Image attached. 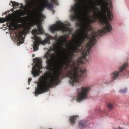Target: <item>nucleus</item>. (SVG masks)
Instances as JSON below:
<instances>
[{
  "label": "nucleus",
  "mask_w": 129,
  "mask_h": 129,
  "mask_svg": "<svg viewBox=\"0 0 129 129\" xmlns=\"http://www.w3.org/2000/svg\"><path fill=\"white\" fill-rule=\"evenodd\" d=\"M119 72L115 71L111 74V80L113 82L117 78L119 75Z\"/></svg>",
  "instance_id": "obj_14"
},
{
  "label": "nucleus",
  "mask_w": 129,
  "mask_h": 129,
  "mask_svg": "<svg viewBox=\"0 0 129 129\" xmlns=\"http://www.w3.org/2000/svg\"><path fill=\"white\" fill-rule=\"evenodd\" d=\"M34 54H33V56H34Z\"/></svg>",
  "instance_id": "obj_35"
},
{
  "label": "nucleus",
  "mask_w": 129,
  "mask_h": 129,
  "mask_svg": "<svg viewBox=\"0 0 129 129\" xmlns=\"http://www.w3.org/2000/svg\"><path fill=\"white\" fill-rule=\"evenodd\" d=\"M63 44H60L58 43V44H55L53 45V50L55 52H57L59 51H62V52L66 51L65 49L62 46Z\"/></svg>",
  "instance_id": "obj_11"
},
{
  "label": "nucleus",
  "mask_w": 129,
  "mask_h": 129,
  "mask_svg": "<svg viewBox=\"0 0 129 129\" xmlns=\"http://www.w3.org/2000/svg\"><path fill=\"white\" fill-rule=\"evenodd\" d=\"M32 80V79L31 78H29L28 79V82L29 83Z\"/></svg>",
  "instance_id": "obj_30"
},
{
  "label": "nucleus",
  "mask_w": 129,
  "mask_h": 129,
  "mask_svg": "<svg viewBox=\"0 0 129 129\" xmlns=\"http://www.w3.org/2000/svg\"><path fill=\"white\" fill-rule=\"evenodd\" d=\"M96 36L94 35H91L90 38V35H88V30L86 28H85L83 31L80 34L79 37L75 42V45H74L70 54L72 56H74L75 53L78 54L79 52V50H80L79 48L82 45L85 40L89 38L84 50L86 55H88L91 48L95 45L96 41Z\"/></svg>",
  "instance_id": "obj_2"
},
{
  "label": "nucleus",
  "mask_w": 129,
  "mask_h": 129,
  "mask_svg": "<svg viewBox=\"0 0 129 129\" xmlns=\"http://www.w3.org/2000/svg\"><path fill=\"white\" fill-rule=\"evenodd\" d=\"M103 10V12L102 13L101 12V14H99V16H98V18L99 21L102 23L103 25L104 24H105L106 26L104 27L101 29L98 30V35H92L96 36V38L98 35H99L100 37H102L104 34L108 32L111 31L112 30V26L109 24V20L107 17L106 9H105V10Z\"/></svg>",
  "instance_id": "obj_4"
},
{
  "label": "nucleus",
  "mask_w": 129,
  "mask_h": 129,
  "mask_svg": "<svg viewBox=\"0 0 129 129\" xmlns=\"http://www.w3.org/2000/svg\"><path fill=\"white\" fill-rule=\"evenodd\" d=\"M84 24V22L82 20L79 21V22L76 23V24L77 25L78 27H81L82 25Z\"/></svg>",
  "instance_id": "obj_22"
},
{
  "label": "nucleus",
  "mask_w": 129,
  "mask_h": 129,
  "mask_svg": "<svg viewBox=\"0 0 129 129\" xmlns=\"http://www.w3.org/2000/svg\"><path fill=\"white\" fill-rule=\"evenodd\" d=\"M16 22L18 23H21L22 22V20L21 19H19L17 20Z\"/></svg>",
  "instance_id": "obj_27"
},
{
  "label": "nucleus",
  "mask_w": 129,
  "mask_h": 129,
  "mask_svg": "<svg viewBox=\"0 0 129 129\" xmlns=\"http://www.w3.org/2000/svg\"><path fill=\"white\" fill-rule=\"evenodd\" d=\"M20 14L21 16H24L26 14L25 12L22 11L21 12Z\"/></svg>",
  "instance_id": "obj_28"
},
{
  "label": "nucleus",
  "mask_w": 129,
  "mask_h": 129,
  "mask_svg": "<svg viewBox=\"0 0 129 129\" xmlns=\"http://www.w3.org/2000/svg\"><path fill=\"white\" fill-rule=\"evenodd\" d=\"M35 60L36 61V65L38 68V69L37 70L36 68L32 69L31 73L34 77L39 75L40 70L43 68L42 66V62L41 59L36 58H35Z\"/></svg>",
  "instance_id": "obj_7"
},
{
  "label": "nucleus",
  "mask_w": 129,
  "mask_h": 129,
  "mask_svg": "<svg viewBox=\"0 0 129 129\" xmlns=\"http://www.w3.org/2000/svg\"><path fill=\"white\" fill-rule=\"evenodd\" d=\"M126 75L127 77L129 76V72H127L126 74Z\"/></svg>",
  "instance_id": "obj_31"
},
{
  "label": "nucleus",
  "mask_w": 129,
  "mask_h": 129,
  "mask_svg": "<svg viewBox=\"0 0 129 129\" xmlns=\"http://www.w3.org/2000/svg\"><path fill=\"white\" fill-rule=\"evenodd\" d=\"M85 26L87 27V26L86 25H85Z\"/></svg>",
  "instance_id": "obj_32"
},
{
  "label": "nucleus",
  "mask_w": 129,
  "mask_h": 129,
  "mask_svg": "<svg viewBox=\"0 0 129 129\" xmlns=\"http://www.w3.org/2000/svg\"><path fill=\"white\" fill-rule=\"evenodd\" d=\"M44 57L47 59L46 63L48 67L47 69L51 72L45 73L44 75L41 77L40 83L38 85L37 88L35 91L36 96L47 91L48 89L56 85L60 76L65 74L67 77L70 78V83L72 85H75L76 84L79 85L80 82L83 78V74L86 71V69L84 68L80 69V72H79V63H83L82 57H79L75 62H73L72 64H70L74 57L70 54L65 57L61 65L58 68H55L53 63V61L55 59V55L47 52Z\"/></svg>",
  "instance_id": "obj_1"
},
{
  "label": "nucleus",
  "mask_w": 129,
  "mask_h": 129,
  "mask_svg": "<svg viewBox=\"0 0 129 129\" xmlns=\"http://www.w3.org/2000/svg\"><path fill=\"white\" fill-rule=\"evenodd\" d=\"M32 26V24H28L25 27L22 32H20L18 34V36L17 37L20 44H21L24 42V40L22 39L23 35L24 33H28L31 28Z\"/></svg>",
  "instance_id": "obj_8"
},
{
  "label": "nucleus",
  "mask_w": 129,
  "mask_h": 129,
  "mask_svg": "<svg viewBox=\"0 0 129 129\" xmlns=\"http://www.w3.org/2000/svg\"><path fill=\"white\" fill-rule=\"evenodd\" d=\"M57 39V37H56V39Z\"/></svg>",
  "instance_id": "obj_33"
},
{
  "label": "nucleus",
  "mask_w": 129,
  "mask_h": 129,
  "mask_svg": "<svg viewBox=\"0 0 129 129\" xmlns=\"http://www.w3.org/2000/svg\"><path fill=\"white\" fill-rule=\"evenodd\" d=\"M85 123L84 121H79V127L81 128H85L86 126L85 125Z\"/></svg>",
  "instance_id": "obj_20"
},
{
  "label": "nucleus",
  "mask_w": 129,
  "mask_h": 129,
  "mask_svg": "<svg viewBox=\"0 0 129 129\" xmlns=\"http://www.w3.org/2000/svg\"><path fill=\"white\" fill-rule=\"evenodd\" d=\"M107 106L110 110L113 108V106L111 103H109L107 105Z\"/></svg>",
  "instance_id": "obj_25"
},
{
  "label": "nucleus",
  "mask_w": 129,
  "mask_h": 129,
  "mask_svg": "<svg viewBox=\"0 0 129 129\" xmlns=\"http://www.w3.org/2000/svg\"><path fill=\"white\" fill-rule=\"evenodd\" d=\"M45 4L43 3V5H41L40 7V9L41 10L43 11L44 10V8H46L48 9L52 10L53 9V7L51 6L50 7H49L48 6H46L45 7Z\"/></svg>",
  "instance_id": "obj_16"
},
{
  "label": "nucleus",
  "mask_w": 129,
  "mask_h": 129,
  "mask_svg": "<svg viewBox=\"0 0 129 129\" xmlns=\"http://www.w3.org/2000/svg\"><path fill=\"white\" fill-rule=\"evenodd\" d=\"M44 3L45 4V7L46 6H48L50 8V7L51 6H53V4L49 2V0H44Z\"/></svg>",
  "instance_id": "obj_19"
},
{
  "label": "nucleus",
  "mask_w": 129,
  "mask_h": 129,
  "mask_svg": "<svg viewBox=\"0 0 129 129\" xmlns=\"http://www.w3.org/2000/svg\"><path fill=\"white\" fill-rule=\"evenodd\" d=\"M107 17L109 20L111 21L112 20L113 17V15L111 12L109 10L107 12Z\"/></svg>",
  "instance_id": "obj_18"
},
{
  "label": "nucleus",
  "mask_w": 129,
  "mask_h": 129,
  "mask_svg": "<svg viewBox=\"0 0 129 129\" xmlns=\"http://www.w3.org/2000/svg\"><path fill=\"white\" fill-rule=\"evenodd\" d=\"M10 3L12 4V7L14 8L18 6L19 4V3H17L15 1L13 2L12 1H11L10 2Z\"/></svg>",
  "instance_id": "obj_21"
},
{
  "label": "nucleus",
  "mask_w": 129,
  "mask_h": 129,
  "mask_svg": "<svg viewBox=\"0 0 129 129\" xmlns=\"http://www.w3.org/2000/svg\"><path fill=\"white\" fill-rule=\"evenodd\" d=\"M109 5L107 1L105 0L98 2L96 5L101 6L100 8L101 9L105 10L106 8L108 7Z\"/></svg>",
  "instance_id": "obj_13"
},
{
  "label": "nucleus",
  "mask_w": 129,
  "mask_h": 129,
  "mask_svg": "<svg viewBox=\"0 0 129 129\" xmlns=\"http://www.w3.org/2000/svg\"><path fill=\"white\" fill-rule=\"evenodd\" d=\"M50 1L51 2L54 3L55 4L57 5H58L57 0H50Z\"/></svg>",
  "instance_id": "obj_24"
},
{
  "label": "nucleus",
  "mask_w": 129,
  "mask_h": 129,
  "mask_svg": "<svg viewBox=\"0 0 129 129\" xmlns=\"http://www.w3.org/2000/svg\"><path fill=\"white\" fill-rule=\"evenodd\" d=\"M127 91L126 88H125L123 89H121L120 90L119 92L121 93H124L126 92Z\"/></svg>",
  "instance_id": "obj_23"
},
{
  "label": "nucleus",
  "mask_w": 129,
  "mask_h": 129,
  "mask_svg": "<svg viewBox=\"0 0 129 129\" xmlns=\"http://www.w3.org/2000/svg\"><path fill=\"white\" fill-rule=\"evenodd\" d=\"M29 6H31L32 5V3L31 2H30L29 3Z\"/></svg>",
  "instance_id": "obj_29"
},
{
  "label": "nucleus",
  "mask_w": 129,
  "mask_h": 129,
  "mask_svg": "<svg viewBox=\"0 0 129 129\" xmlns=\"http://www.w3.org/2000/svg\"><path fill=\"white\" fill-rule=\"evenodd\" d=\"M91 90V87H82L80 90L79 89H77L78 96L76 100L78 102H80L84 99L87 98V95L89 91Z\"/></svg>",
  "instance_id": "obj_6"
},
{
  "label": "nucleus",
  "mask_w": 129,
  "mask_h": 129,
  "mask_svg": "<svg viewBox=\"0 0 129 129\" xmlns=\"http://www.w3.org/2000/svg\"><path fill=\"white\" fill-rule=\"evenodd\" d=\"M35 17L37 20L36 21V24L37 26V27L38 26V24H40L41 26H42L41 25V23L38 22V21H41V19H43L45 18V16L43 15L42 13H36L35 14Z\"/></svg>",
  "instance_id": "obj_10"
},
{
  "label": "nucleus",
  "mask_w": 129,
  "mask_h": 129,
  "mask_svg": "<svg viewBox=\"0 0 129 129\" xmlns=\"http://www.w3.org/2000/svg\"><path fill=\"white\" fill-rule=\"evenodd\" d=\"M76 116H74L70 117V123L73 125L75 123V120L76 119Z\"/></svg>",
  "instance_id": "obj_17"
},
{
  "label": "nucleus",
  "mask_w": 129,
  "mask_h": 129,
  "mask_svg": "<svg viewBox=\"0 0 129 129\" xmlns=\"http://www.w3.org/2000/svg\"><path fill=\"white\" fill-rule=\"evenodd\" d=\"M127 65L128 64L127 63H125L123 64L122 66H120L119 67V70L120 71V72H119L120 73L119 75L121 74V72H122L123 70H125V68L127 66Z\"/></svg>",
  "instance_id": "obj_15"
},
{
  "label": "nucleus",
  "mask_w": 129,
  "mask_h": 129,
  "mask_svg": "<svg viewBox=\"0 0 129 129\" xmlns=\"http://www.w3.org/2000/svg\"><path fill=\"white\" fill-rule=\"evenodd\" d=\"M5 21V19L4 18H0V23H4Z\"/></svg>",
  "instance_id": "obj_26"
},
{
  "label": "nucleus",
  "mask_w": 129,
  "mask_h": 129,
  "mask_svg": "<svg viewBox=\"0 0 129 129\" xmlns=\"http://www.w3.org/2000/svg\"><path fill=\"white\" fill-rule=\"evenodd\" d=\"M92 9L93 12L94 16L93 17L94 19H88V22L89 24L95 22L98 18V16H99V14H101V12L100 11L99 8L96 7L95 6H92Z\"/></svg>",
  "instance_id": "obj_9"
},
{
  "label": "nucleus",
  "mask_w": 129,
  "mask_h": 129,
  "mask_svg": "<svg viewBox=\"0 0 129 129\" xmlns=\"http://www.w3.org/2000/svg\"><path fill=\"white\" fill-rule=\"evenodd\" d=\"M69 34L64 35L63 36H60L58 38L57 41L60 44H63L64 43L67 44L68 43L67 39L68 38Z\"/></svg>",
  "instance_id": "obj_12"
},
{
  "label": "nucleus",
  "mask_w": 129,
  "mask_h": 129,
  "mask_svg": "<svg viewBox=\"0 0 129 129\" xmlns=\"http://www.w3.org/2000/svg\"><path fill=\"white\" fill-rule=\"evenodd\" d=\"M38 30L34 29L32 30V33L34 35V40L36 41V42H34L33 46L34 51H37L39 49V46L40 44L45 45L47 43L49 44L50 43V40L52 39H53L52 36L48 34L46 35V38L44 40L42 41L41 38L37 36V35H38L39 34H43V30L40 24H38Z\"/></svg>",
  "instance_id": "obj_3"
},
{
  "label": "nucleus",
  "mask_w": 129,
  "mask_h": 129,
  "mask_svg": "<svg viewBox=\"0 0 129 129\" xmlns=\"http://www.w3.org/2000/svg\"><path fill=\"white\" fill-rule=\"evenodd\" d=\"M56 25L54 24L50 27V30L52 32L54 33L55 31L62 30V33L68 32L69 34H71L72 30L69 26H70V23L65 24L60 21H57Z\"/></svg>",
  "instance_id": "obj_5"
},
{
  "label": "nucleus",
  "mask_w": 129,
  "mask_h": 129,
  "mask_svg": "<svg viewBox=\"0 0 129 129\" xmlns=\"http://www.w3.org/2000/svg\"><path fill=\"white\" fill-rule=\"evenodd\" d=\"M34 54H33V56H34Z\"/></svg>",
  "instance_id": "obj_34"
}]
</instances>
